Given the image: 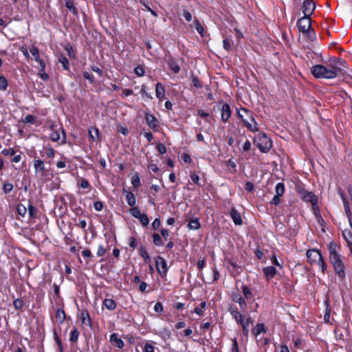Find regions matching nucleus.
Instances as JSON below:
<instances>
[{
    "label": "nucleus",
    "mask_w": 352,
    "mask_h": 352,
    "mask_svg": "<svg viewBox=\"0 0 352 352\" xmlns=\"http://www.w3.org/2000/svg\"><path fill=\"white\" fill-rule=\"evenodd\" d=\"M329 253V261L339 278L344 279L345 277V267L339 254L340 248L333 241L330 242L327 245Z\"/></svg>",
    "instance_id": "f257e3e1"
},
{
    "label": "nucleus",
    "mask_w": 352,
    "mask_h": 352,
    "mask_svg": "<svg viewBox=\"0 0 352 352\" xmlns=\"http://www.w3.org/2000/svg\"><path fill=\"white\" fill-rule=\"evenodd\" d=\"M311 74L316 78L333 79L338 76L339 69L335 66L328 67L322 65H314L311 69Z\"/></svg>",
    "instance_id": "f03ea898"
},
{
    "label": "nucleus",
    "mask_w": 352,
    "mask_h": 352,
    "mask_svg": "<svg viewBox=\"0 0 352 352\" xmlns=\"http://www.w3.org/2000/svg\"><path fill=\"white\" fill-rule=\"evenodd\" d=\"M254 144L262 153H267L272 146L271 140L264 133H259L254 138Z\"/></svg>",
    "instance_id": "7ed1b4c3"
},
{
    "label": "nucleus",
    "mask_w": 352,
    "mask_h": 352,
    "mask_svg": "<svg viewBox=\"0 0 352 352\" xmlns=\"http://www.w3.org/2000/svg\"><path fill=\"white\" fill-rule=\"evenodd\" d=\"M295 189L302 200L311 202L313 206L317 204L318 199L314 192L306 190L300 184H296Z\"/></svg>",
    "instance_id": "20e7f679"
},
{
    "label": "nucleus",
    "mask_w": 352,
    "mask_h": 352,
    "mask_svg": "<svg viewBox=\"0 0 352 352\" xmlns=\"http://www.w3.org/2000/svg\"><path fill=\"white\" fill-rule=\"evenodd\" d=\"M235 322L241 327L243 336L248 337L249 334V327L250 324H253V319L250 316L245 314L235 320Z\"/></svg>",
    "instance_id": "39448f33"
},
{
    "label": "nucleus",
    "mask_w": 352,
    "mask_h": 352,
    "mask_svg": "<svg viewBox=\"0 0 352 352\" xmlns=\"http://www.w3.org/2000/svg\"><path fill=\"white\" fill-rule=\"evenodd\" d=\"M155 267L157 271L162 277L166 276L168 272V266L166 260L163 257L160 256H157L155 260Z\"/></svg>",
    "instance_id": "423d86ee"
},
{
    "label": "nucleus",
    "mask_w": 352,
    "mask_h": 352,
    "mask_svg": "<svg viewBox=\"0 0 352 352\" xmlns=\"http://www.w3.org/2000/svg\"><path fill=\"white\" fill-rule=\"evenodd\" d=\"M311 26V17L308 16H304L298 19L297 21V27L300 32H307Z\"/></svg>",
    "instance_id": "0eeeda50"
},
{
    "label": "nucleus",
    "mask_w": 352,
    "mask_h": 352,
    "mask_svg": "<svg viewBox=\"0 0 352 352\" xmlns=\"http://www.w3.org/2000/svg\"><path fill=\"white\" fill-rule=\"evenodd\" d=\"M316 8V3L313 0H305L301 8L304 16H311Z\"/></svg>",
    "instance_id": "6e6552de"
},
{
    "label": "nucleus",
    "mask_w": 352,
    "mask_h": 352,
    "mask_svg": "<svg viewBox=\"0 0 352 352\" xmlns=\"http://www.w3.org/2000/svg\"><path fill=\"white\" fill-rule=\"evenodd\" d=\"M231 298L233 302L239 304L240 309L242 312L245 311L247 307V303L245 301L246 299L242 296L240 293L232 292Z\"/></svg>",
    "instance_id": "1a4fd4ad"
},
{
    "label": "nucleus",
    "mask_w": 352,
    "mask_h": 352,
    "mask_svg": "<svg viewBox=\"0 0 352 352\" xmlns=\"http://www.w3.org/2000/svg\"><path fill=\"white\" fill-rule=\"evenodd\" d=\"M338 193L340 195V198L342 199L343 203H344V208L346 212V214L348 217L350 226L352 227V214L349 208V204L346 201V197L344 195V193L342 192V190L340 188H338Z\"/></svg>",
    "instance_id": "9d476101"
},
{
    "label": "nucleus",
    "mask_w": 352,
    "mask_h": 352,
    "mask_svg": "<svg viewBox=\"0 0 352 352\" xmlns=\"http://www.w3.org/2000/svg\"><path fill=\"white\" fill-rule=\"evenodd\" d=\"M322 256L319 250H309L307 252V260L311 264L316 263Z\"/></svg>",
    "instance_id": "9b49d317"
},
{
    "label": "nucleus",
    "mask_w": 352,
    "mask_h": 352,
    "mask_svg": "<svg viewBox=\"0 0 352 352\" xmlns=\"http://www.w3.org/2000/svg\"><path fill=\"white\" fill-rule=\"evenodd\" d=\"M232 111L228 104H223L221 108V118L223 122H227L231 116Z\"/></svg>",
    "instance_id": "f8f14e48"
},
{
    "label": "nucleus",
    "mask_w": 352,
    "mask_h": 352,
    "mask_svg": "<svg viewBox=\"0 0 352 352\" xmlns=\"http://www.w3.org/2000/svg\"><path fill=\"white\" fill-rule=\"evenodd\" d=\"M237 116L240 119L242 120L244 124L245 121H248L246 118H249L250 120H254L252 113L246 108L242 107L239 110H238Z\"/></svg>",
    "instance_id": "ddd939ff"
},
{
    "label": "nucleus",
    "mask_w": 352,
    "mask_h": 352,
    "mask_svg": "<svg viewBox=\"0 0 352 352\" xmlns=\"http://www.w3.org/2000/svg\"><path fill=\"white\" fill-rule=\"evenodd\" d=\"M166 63L168 65L170 69L175 73L178 74L181 69L177 60L174 58L172 56H166Z\"/></svg>",
    "instance_id": "4468645a"
},
{
    "label": "nucleus",
    "mask_w": 352,
    "mask_h": 352,
    "mask_svg": "<svg viewBox=\"0 0 352 352\" xmlns=\"http://www.w3.org/2000/svg\"><path fill=\"white\" fill-rule=\"evenodd\" d=\"M145 120L148 125L153 130L157 131L158 128V120L152 114L146 113Z\"/></svg>",
    "instance_id": "2eb2a0df"
},
{
    "label": "nucleus",
    "mask_w": 352,
    "mask_h": 352,
    "mask_svg": "<svg viewBox=\"0 0 352 352\" xmlns=\"http://www.w3.org/2000/svg\"><path fill=\"white\" fill-rule=\"evenodd\" d=\"M110 342L113 344V346L122 349L124 346V341L119 337L118 334L116 333H113L110 336Z\"/></svg>",
    "instance_id": "dca6fc26"
},
{
    "label": "nucleus",
    "mask_w": 352,
    "mask_h": 352,
    "mask_svg": "<svg viewBox=\"0 0 352 352\" xmlns=\"http://www.w3.org/2000/svg\"><path fill=\"white\" fill-rule=\"evenodd\" d=\"M228 311L232 316V317L234 319V320H238L244 315L243 314H242V311H240L234 304H231L229 305Z\"/></svg>",
    "instance_id": "f3484780"
},
{
    "label": "nucleus",
    "mask_w": 352,
    "mask_h": 352,
    "mask_svg": "<svg viewBox=\"0 0 352 352\" xmlns=\"http://www.w3.org/2000/svg\"><path fill=\"white\" fill-rule=\"evenodd\" d=\"M263 272L267 280L273 278L277 272L276 269L273 266L263 267Z\"/></svg>",
    "instance_id": "a211bd4d"
},
{
    "label": "nucleus",
    "mask_w": 352,
    "mask_h": 352,
    "mask_svg": "<svg viewBox=\"0 0 352 352\" xmlns=\"http://www.w3.org/2000/svg\"><path fill=\"white\" fill-rule=\"evenodd\" d=\"M230 214L235 225L242 224L241 214L234 208H231Z\"/></svg>",
    "instance_id": "6ab92c4d"
},
{
    "label": "nucleus",
    "mask_w": 352,
    "mask_h": 352,
    "mask_svg": "<svg viewBox=\"0 0 352 352\" xmlns=\"http://www.w3.org/2000/svg\"><path fill=\"white\" fill-rule=\"evenodd\" d=\"M155 95L156 97L162 100L165 96V89L164 85L161 82H157L155 86Z\"/></svg>",
    "instance_id": "aec40b11"
},
{
    "label": "nucleus",
    "mask_w": 352,
    "mask_h": 352,
    "mask_svg": "<svg viewBox=\"0 0 352 352\" xmlns=\"http://www.w3.org/2000/svg\"><path fill=\"white\" fill-rule=\"evenodd\" d=\"M250 121L251 122L245 121V126L252 132L258 131L259 128L255 119L254 118V120H250Z\"/></svg>",
    "instance_id": "412c9836"
},
{
    "label": "nucleus",
    "mask_w": 352,
    "mask_h": 352,
    "mask_svg": "<svg viewBox=\"0 0 352 352\" xmlns=\"http://www.w3.org/2000/svg\"><path fill=\"white\" fill-rule=\"evenodd\" d=\"M103 306L110 310L113 311L116 308V303L114 300L111 298H106L103 300Z\"/></svg>",
    "instance_id": "4be33fe9"
},
{
    "label": "nucleus",
    "mask_w": 352,
    "mask_h": 352,
    "mask_svg": "<svg viewBox=\"0 0 352 352\" xmlns=\"http://www.w3.org/2000/svg\"><path fill=\"white\" fill-rule=\"evenodd\" d=\"M241 292H242V293L243 294V297L246 300H250L254 296L252 290L249 288L248 286H247L245 285H242V286H241Z\"/></svg>",
    "instance_id": "5701e85b"
},
{
    "label": "nucleus",
    "mask_w": 352,
    "mask_h": 352,
    "mask_svg": "<svg viewBox=\"0 0 352 352\" xmlns=\"http://www.w3.org/2000/svg\"><path fill=\"white\" fill-rule=\"evenodd\" d=\"M82 323L89 327L91 326V320L87 311H82L81 313Z\"/></svg>",
    "instance_id": "b1692460"
},
{
    "label": "nucleus",
    "mask_w": 352,
    "mask_h": 352,
    "mask_svg": "<svg viewBox=\"0 0 352 352\" xmlns=\"http://www.w3.org/2000/svg\"><path fill=\"white\" fill-rule=\"evenodd\" d=\"M125 197L127 201V204L130 206H134L136 204V199L134 194L130 191H126Z\"/></svg>",
    "instance_id": "393cba45"
},
{
    "label": "nucleus",
    "mask_w": 352,
    "mask_h": 352,
    "mask_svg": "<svg viewBox=\"0 0 352 352\" xmlns=\"http://www.w3.org/2000/svg\"><path fill=\"white\" fill-rule=\"evenodd\" d=\"M51 133H50V138L53 142H56L60 139V135L54 126H50Z\"/></svg>",
    "instance_id": "a878e982"
},
{
    "label": "nucleus",
    "mask_w": 352,
    "mask_h": 352,
    "mask_svg": "<svg viewBox=\"0 0 352 352\" xmlns=\"http://www.w3.org/2000/svg\"><path fill=\"white\" fill-rule=\"evenodd\" d=\"M188 227L190 230H197L200 228V223L198 218H194L190 220Z\"/></svg>",
    "instance_id": "bb28decb"
},
{
    "label": "nucleus",
    "mask_w": 352,
    "mask_h": 352,
    "mask_svg": "<svg viewBox=\"0 0 352 352\" xmlns=\"http://www.w3.org/2000/svg\"><path fill=\"white\" fill-rule=\"evenodd\" d=\"M34 167L36 172H41L45 169V165L43 162L40 159L34 160Z\"/></svg>",
    "instance_id": "cd10ccee"
},
{
    "label": "nucleus",
    "mask_w": 352,
    "mask_h": 352,
    "mask_svg": "<svg viewBox=\"0 0 352 352\" xmlns=\"http://www.w3.org/2000/svg\"><path fill=\"white\" fill-rule=\"evenodd\" d=\"M39 65L41 67L39 70L40 77L42 80L47 81L49 79V75L45 72V63L43 61H40Z\"/></svg>",
    "instance_id": "c85d7f7f"
},
{
    "label": "nucleus",
    "mask_w": 352,
    "mask_h": 352,
    "mask_svg": "<svg viewBox=\"0 0 352 352\" xmlns=\"http://www.w3.org/2000/svg\"><path fill=\"white\" fill-rule=\"evenodd\" d=\"M265 331V325L263 323L256 324V326L252 329V333L257 336L261 334L262 332Z\"/></svg>",
    "instance_id": "c756f323"
},
{
    "label": "nucleus",
    "mask_w": 352,
    "mask_h": 352,
    "mask_svg": "<svg viewBox=\"0 0 352 352\" xmlns=\"http://www.w3.org/2000/svg\"><path fill=\"white\" fill-rule=\"evenodd\" d=\"M30 52H31L32 55L34 57L35 60L38 63V64L40 63V61H43L40 58L39 51L36 46L32 45L30 49Z\"/></svg>",
    "instance_id": "7c9ffc66"
},
{
    "label": "nucleus",
    "mask_w": 352,
    "mask_h": 352,
    "mask_svg": "<svg viewBox=\"0 0 352 352\" xmlns=\"http://www.w3.org/2000/svg\"><path fill=\"white\" fill-rule=\"evenodd\" d=\"M56 318L60 323H63L65 319V313L64 309H58L56 310Z\"/></svg>",
    "instance_id": "2f4dec72"
},
{
    "label": "nucleus",
    "mask_w": 352,
    "mask_h": 352,
    "mask_svg": "<svg viewBox=\"0 0 352 352\" xmlns=\"http://www.w3.org/2000/svg\"><path fill=\"white\" fill-rule=\"evenodd\" d=\"M59 62L62 64L63 68L65 70L69 69V60L63 54L60 55L58 57Z\"/></svg>",
    "instance_id": "473e14b6"
},
{
    "label": "nucleus",
    "mask_w": 352,
    "mask_h": 352,
    "mask_svg": "<svg viewBox=\"0 0 352 352\" xmlns=\"http://www.w3.org/2000/svg\"><path fill=\"white\" fill-rule=\"evenodd\" d=\"M193 26L197 30V32L201 36H204V29L201 24L197 19H195L193 21Z\"/></svg>",
    "instance_id": "72a5a7b5"
},
{
    "label": "nucleus",
    "mask_w": 352,
    "mask_h": 352,
    "mask_svg": "<svg viewBox=\"0 0 352 352\" xmlns=\"http://www.w3.org/2000/svg\"><path fill=\"white\" fill-rule=\"evenodd\" d=\"M285 190V185L283 183L279 182L276 184L275 188L276 195L279 197L282 196L284 194Z\"/></svg>",
    "instance_id": "f704fd0d"
},
{
    "label": "nucleus",
    "mask_w": 352,
    "mask_h": 352,
    "mask_svg": "<svg viewBox=\"0 0 352 352\" xmlns=\"http://www.w3.org/2000/svg\"><path fill=\"white\" fill-rule=\"evenodd\" d=\"M342 236L348 245L352 244V234L350 230H344Z\"/></svg>",
    "instance_id": "c9c22d12"
},
{
    "label": "nucleus",
    "mask_w": 352,
    "mask_h": 352,
    "mask_svg": "<svg viewBox=\"0 0 352 352\" xmlns=\"http://www.w3.org/2000/svg\"><path fill=\"white\" fill-rule=\"evenodd\" d=\"M65 7L74 14L76 15L78 14V10L74 6V1H67L65 2Z\"/></svg>",
    "instance_id": "e433bc0d"
},
{
    "label": "nucleus",
    "mask_w": 352,
    "mask_h": 352,
    "mask_svg": "<svg viewBox=\"0 0 352 352\" xmlns=\"http://www.w3.org/2000/svg\"><path fill=\"white\" fill-rule=\"evenodd\" d=\"M79 336V332L78 329L76 327H74V329L70 332V338L69 341L72 342H77Z\"/></svg>",
    "instance_id": "4c0bfd02"
},
{
    "label": "nucleus",
    "mask_w": 352,
    "mask_h": 352,
    "mask_svg": "<svg viewBox=\"0 0 352 352\" xmlns=\"http://www.w3.org/2000/svg\"><path fill=\"white\" fill-rule=\"evenodd\" d=\"M131 184L135 188L140 186V179L138 173H135L131 178Z\"/></svg>",
    "instance_id": "58836bf2"
},
{
    "label": "nucleus",
    "mask_w": 352,
    "mask_h": 352,
    "mask_svg": "<svg viewBox=\"0 0 352 352\" xmlns=\"http://www.w3.org/2000/svg\"><path fill=\"white\" fill-rule=\"evenodd\" d=\"M153 241L155 246H161L163 244L162 236L158 234H153Z\"/></svg>",
    "instance_id": "ea45409f"
},
{
    "label": "nucleus",
    "mask_w": 352,
    "mask_h": 352,
    "mask_svg": "<svg viewBox=\"0 0 352 352\" xmlns=\"http://www.w3.org/2000/svg\"><path fill=\"white\" fill-rule=\"evenodd\" d=\"M310 41H314L316 39V34L314 30L309 29L307 32H303Z\"/></svg>",
    "instance_id": "a19ab883"
},
{
    "label": "nucleus",
    "mask_w": 352,
    "mask_h": 352,
    "mask_svg": "<svg viewBox=\"0 0 352 352\" xmlns=\"http://www.w3.org/2000/svg\"><path fill=\"white\" fill-rule=\"evenodd\" d=\"M129 211L131 214L136 219H139L140 216L142 214L140 212V208L137 206H133L131 209H130Z\"/></svg>",
    "instance_id": "79ce46f5"
},
{
    "label": "nucleus",
    "mask_w": 352,
    "mask_h": 352,
    "mask_svg": "<svg viewBox=\"0 0 352 352\" xmlns=\"http://www.w3.org/2000/svg\"><path fill=\"white\" fill-rule=\"evenodd\" d=\"M134 72L135 74L140 77L143 76L145 73L144 68L142 65H138L135 67L134 69Z\"/></svg>",
    "instance_id": "37998d69"
},
{
    "label": "nucleus",
    "mask_w": 352,
    "mask_h": 352,
    "mask_svg": "<svg viewBox=\"0 0 352 352\" xmlns=\"http://www.w3.org/2000/svg\"><path fill=\"white\" fill-rule=\"evenodd\" d=\"M8 87V81L3 76H0V90H6Z\"/></svg>",
    "instance_id": "c03bdc74"
},
{
    "label": "nucleus",
    "mask_w": 352,
    "mask_h": 352,
    "mask_svg": "<svg viewBox=\"0 0 352 352\" xmlns=\"http://www.w3.org/2000/svg\"><path fill=\"white\" fill-rule=\"evenodd\" d=\"M316 263L321 268L322 272L324 273L327 269V265L323 257L322 256Z\"/></svg>",
    "instance_id": "a18cd8bd"
},
{
    "label": "nucleus",
    "mask_w": 352,
    "mask_h": 352,
    "mask_svg": "<svg viewBox=\"0 0 352 352\" xmlns=\"http://www.w3.org/2000/svg\"><path fill=\"white\" fill-rule=\"evenodd\" d=\"M138 219L144 226H146L149 223V219L146 214H142Z\"/></svg>",
    "instance_id": "49530a36"
},
{
    "label": "nucleus",
    "mask_w": 352,
    "mask_h": 352,
    "mask_svg": "<svg viewBox=\"0 0 352 352\" xmlns=\"http://www.w3.org/2000/svg\"><path fill=\"white\" fill-rule=\"evenodd\" d=\"M54 340L59 348L60 352H63V347L61 340L58 337V334L56 332H54Z\"/></svg>",
    "instance_id": "de8ad7c7"
},
{
    "label": "nucleus",
    "mask_w": 352,
    "mask_h": 352,
    "mask_svg": "<svg viewBox=\"0 0 352 352\" xmlns=\"http://www.w3.org/2000/svg\"><path fill=\"white\" fill-rule=\"evenodd\" d=\"M223 48L226 50L229 51L231 48L232 41V40L227 38L223 39Z\"/></svg>",
    "instance_id": "09e8293b"
},
{
    "label": "nucleus",
    "mask_w": 352,
    "mask_h": 352,
    "mask_svg": "<svg viewBox=\"0 0 352 352\" xmlns=\"http://www.w3.org/2000/svg\"><path fill=\"white\" fill-rule=\"evenodd\" d=\"M36 117L33 115H27L24 119L23 120V122L25 123H30L34 124L35 122Z\"/></svg>",
    "instance_id": "8fccbe9b"
},
{
    "label": "nucleus",
    "mask_w": 352,
    "mask_h": 352,
    "mask_svg": "<svg viewBox=\"0 0 352 352\" xmlns=\"http://www.w3.org/2000/svg\"><path fill=\"white\" fill-rule=\"evenodd\" d=\"M13 305L16 309H20L23 306V302L20 298H16L13 301Z\"/></svg>",
    "instance_id": "3c124183"
},
{
    "label": "nucleus",
    "mask_w": 352,
    "mask_h": 352,
    "mask_svg": "<svg viewBox=\"0 0 352 352\" xmlns=\"http://www.w3.org/2000/svg\"><path fill=\"white\" fill-rule=\"evenodd\" d=\"M93 130H94V133L92 131L89 130V136L93 140H96L98 138L99 131H98V129L96 128H94Z\"/></svg>",
    "instance_id": "603ef678"
},
{
    "label": "nucleus",
    "mask_w": 352,
    "mask_h": 352,
    "mask_svg": "<svg viewBox=\"0 0 352 352\" xmlns=\"http://www.w3.org/2000/svg\"><path fill=\"white\" fill-rule=\"evenodd\" d=\"M143 351L144 352H155V346L150 343H146L144 344Z\"/></svg>",
    "instance_id": "864d4df0"
},
{
    "label": "nucleus",
    "mask_w": 352,
    "mask_h": 352,
    "mask_svg": "<svg viewBox=\"0 0 352 352\" xmlns=\"http://www.w3.org/2000/svg\"><path fill=\"white\" fill-rule=\"evenodd\" d=\"M16 210L18 213L21 216H24L27 212L26 208L22 204H19L17 206Z\"/></svg>",
    "instance_id": "5fc2aeb1"
},
{
    "label": "nucleus",
    "mask_w": 352,
    "mask_h": 352,
    "mask_svg": "<svg viewBox=\"0 0 352 352\" xmlns=\"http://www.w3.org/2000/svg\"><path fill=\"white\" fill-rule=\"evenodd\" d=\"M140 93H141L142 97H146V98H148L149 99H153V97H152L151 94L147 92L146 87V86L143 85L142 87Z\"/></svg>",
    "instance_id": "6e6d98bb"
},
{
    "label": "nucleus",
    "mask_w": 352,
    "mask_h": 352,
    "mask_svg": "<svg viewBox=\"0 0 352 352\" xmlns=\"http://www.w3.org/2000/svg\"><path fill=\"white\" fill-rule=\"evenodd\" d=\"M192 82L193 86L197 88H201L202 87L201 84L199 82L198 77L192 76Z\"/></svg>",
    "instance_id": "4d7b16f0"
},
{
    "label": "nucleus",
    "mask_w": 352,
    "mask_h": 352,
    "mask_svg": "<svg viewBox=\"0 0 352 352\" xmlns=\"http://www.w3.org/2000/svg\"><path fill=\"white\" fill-rule=\"evenodd\" d=\"M118 131L123 135H126L129 133L127 128L125 126L119 124L117 126Z\"/></svg>",
    "instance_id": "13d9d810"
},
{
    "label": "nucleus",
    "mask_w": 352,
    "mask_h": 352,
    "mask_svg": "<svg viewBox=\"0 0 352 352\" xmlns=\"http://www.w3.org/2000/svg\"><path fill=\"white\" fill-rule=\"evenodd\" d=\"M2 153L5 155L14 156L15 151L13 148H5L2 151Z\"/></svg>",
    "instance_id": "bf43d9fd"
},
{
    "label": "nucleus",
    "mask_w": 352,
    "mask_h": 352,
    "mask_svg": "<svg viewBox=\"0 0 352 352\" xmlns=\"http://www.w3.org/2000/svg\"><path fill=\"white\" fill-rule=\"evenodd\" d=\"M13 189V185L11 183H5L3 185V191L5 193H8Z\"/></svg>",
    "instance_id": "052dcab7"
},
{
    "label": "nucleus",
    "mask_w": 352,
    "mask_h": 352,
    "mask_svg": "<svg viewBox=\"0 0 352 352\" xmlns=\"http://www.w3.org/2000/svg\"><path fill=\"white\" fill-rule=\"evenodd\" d=\"M28 212L29 215L32 217H35L36 214V209L34 206L29 204L28 205Z\"/></svg>",
    "instance_id": "680f3d73"
},
{
    "label": "nucleus",
    "mask_w": 352,
    "mask_h": 352,
    "mask_svg": "<svg viewBox=\"0 0 352 352\" xmlns=\"http://www.w3.org/2000/svg\"><path fill=\"white\" fill-rule=\"evenodd\" d=\"M271 262L273 265L277 266V267H279L280 269H282L283 267V265L282 264H280L277 258H276V256L275 254H274L272 258H271Z\"/></svg>",
    "instance_id": "e2e57ef3"
},
{
    "label": "nucleus",
    "mask_w": 352,
    "mask_h": 352,
    "mask_svg": "<svg viewBox=\"0 0 352 352\" xmlns=\"http://www.w3.org/2000/svg\"><path fill=\"white\" fill-rule=\"evenodd\" d=\"M157 150L162 155L166 153V146L163 144H161V143H160L157 145Z\"/></svg>",
    "instance_id": "0e129e2a"
},
{
    "label": "nucleus",
    "mask_w": 352,
    "mask_h": 352,
    "mask_svg": "<svg viewBox=\"0 0 352 352\" xmlns=\"http://www.w3.org/2000/svg\"><path fill=\"white\" fill-rule=\"evenodd\" d=\"M83 77L88 80L91 83H93L94 82V77L93 75H91V74H89V72H83Z\"/></svg>",
    "instance_id": "69168bd1"
},
{
    "label": "nucleus",
    "mask_w": 352,
    "mask_h": 352,
    "mask_svg": "<svg viewBox=\"0 0 352 352\" xmlns=\"http://www.w3.org/2000/svg\"><path fill=\"white\" fill-rule=\"evenodd\" d=\"M105 252H106V250L105 248L102 245H99L98 246V251H97V256H102L105 254Z\"/></svg>",
    "instance_id": "338daca9"
},
{
    "label": "nucleus",
    "mask_w": 352,
    "mask_h": 352,
    "mask_svg": "<svg viewBox=\"0 0 352 352\" xmlns=\"http://www.w3.org/2000/svg\"><path fill=\"white\" fill-rule=\"evenodd\" d=\"M232 340V346L231 349L232 352H239V346H238V342L236 338H234Z\"/></svg>",
    "instance_id": "774afa93"
}]
</instances>
